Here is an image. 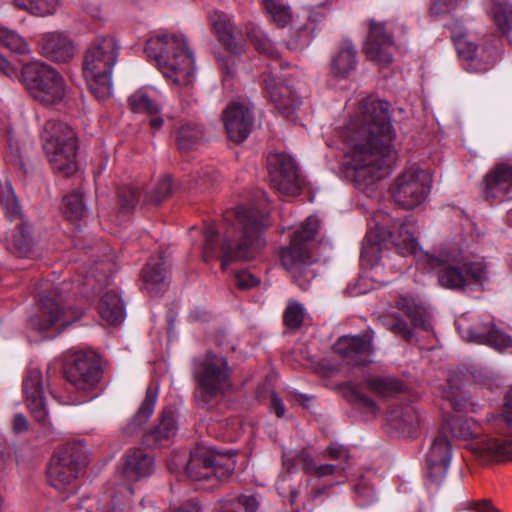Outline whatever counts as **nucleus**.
Masks as SVG:
<instances>
[{
	"label": "nucleus",
	"mask_w": 512,
	"mask_h": 512,
	"mask_svg": "<svg viewBox=\"0 0 512 512\" xmlns=\"http://www.w3.org/2000/svg\"><path fill=\"white\" fill-rule=\"evenodd\" d=\"M340 135L347 146L345 165L357 188L368 192L389 175L396 161L389 103L375 96L364 98Z\"/></svg>",
	"instance_id": "1"
},
{
	"label": "nucleus",
	"mask_w": 512,
	"mask_h": 512,
	"mask_svg": "<svg viewBox=\"0 0 512 512\" xmlns=\"http://www.w3.org/2000/svg\"><path fill=\"white\" fill-rule=\"evenodd\" d=\"M394 243L402 255H413L417 263L435 270L438 282L444 288L463 290L472 283L482 284L487 277L486 266L480 261L461 262L458 254L441 252L435 256L419 249L407 223L399 227Z\"/></svg>",
	"instance_id": "2"
},
{
	"label": "nucleus",
	"mask_w": 512,
	"mask_h": 512,
	"mask_svg": "<svg viewBox=\"0 0 512 512\" xmlns=\"http://www.w3.org/2000/svg\"><path fill=\"white\" fill-rule=\"evenodd\" d=\"M145 53L172 84L188 86L195 79L194 57L184 35L158 34L147 41Z\"/></svg>",
	"instance_id": "3"
},
{
	"label": "nucleus",
	"mask_w": 512,
	"mask_h": 512,
	"mask_svg": "<svg viewBox=\"0 0 512 512\" xmlns=\"http://www.w3.org/2000/svg\"><path fill=\"white\" fill-rule=\"evenodd\" d=\"M265 212L256 207L240 206L235 211L225 214V220L231 223L233 231L241 234L235 244L229 230L220 246L222 268L226 269L235 260L248 261L253 259L264 245L261 231L264 226Z\"/></svg>",
	"instance_id": "4"
},
{
	"label": "nucleus",
	"mask_w": 512,
	"mask_h": 512,
	"mask_svg": "<svg viewBox=\"0 0 512 512\" xmlns=\"http://www.w3.org/2000/svg\"><path fill=\"white\" fill-rule=\"evenodd\" d=\"M121 50L119 41L111 35L96 37L88 46L83 72L91 93L100 101L113 94L112 71Z\"/></svg>",
	"instance_id": "5"
},
{
	"label": "nucleus",
	"mask_w": 512,
	"mask_h": 512,
	"mask_svg": "<svg viewBox=\"0 0 512 512\" xmlns=\"http://www.w3.org/2000/svg\"><path fill=\"white\" fill-rule=\"evenodd\" d=\"M318 226L317 217L309 216L293 233L289 246L281 252L282 266L302 290H307L315 277L311 268L315 260L309 252L308 243L314 238Z\"/></svg>",
	"instance_id": "6"
},
{
	"label": "nucleus",
	"mask_w": 512,
	"mask_h": 512,
	"mask_svg": "<svg viewBox=\"0 0 512 512\" xmlns=\"http://www.w3.org/2000/svg\"><path fill=\"white\" fill-rule=\"evenodd\" d=\"M42 312L29 320L30 326L38 331L44 338H54L68 325L78 320L82 313L67 307L59 287L50 288L45 281L39 287Z\"/></svg>",
	"instance_id": "7"
},
{
	"label": "nucleus",
	"mask_w": 512,
	"mask_h": 512,
	"mask_svg": "<svg viewBox=\"0 0 512 512\" xmlns=\"http://www.w3.org/2000/svg\"><path fill=\"white\" fill-rule=\"evenodd\" d=\"M43 148L52 169L64 176L77 170V138L65 122L49 120L42 132Z\"/></svg>",
	"instance_id": "8"
},
{
	"label": "nucleus",
	"mask_w": 512,
	"mask_h": 512,
	"mask_svg": "<svg viewBox=\"0 0 512 512\" xmlns=\"http://www.w3.org/2000/svg\"><path fill=\"white\" fill-rule=\"evenodd\" d=\"M197 381L195 400L199 406L211 409L230 388V372L226 358L208 353L194 366Z\"/></svg>",
	"instance_id": "9"
},
{
	"label": "nucleus",
	"mask_w": 512,
	"mask_h": 512,
	"mask_svg": "<svg viewBox=\"0 0 512 512\" xmlns=\"http://www.w3.org/2000/svg\"><path fill=\"white\" fill-rule=\"evenodd\" d=\"M22 82L30 95L45 104H57L65 96L61 74L42 61H32L22 67Z\"/></svg>",
	"instance_id": "10"
},
{
	"label": "nucleus",
	"mask_w": 512,
	"mask_h": 512,
	"mask_svg": "<svg viewBox=\"0 0 512 512\" xmlns=\"http://www.w3.org/2000/svg\"><path fill=\"white\" fill-rule=\"evenodd\" d=\"M86 460V445L82 441L63 446L51 458L47 471L50 484L56 489H62L71 484Z\"/></svg>",
	"instance_id": "11"
},
{
	"label": "nucleus",
	"mask_w": 512,
	"mask_h": 512,
	"mask_svg": "<svg viewBox=\"0 0 512 512\" xmlns=\"http://www.w3.org/2000/svg\"><path fill=\"white\" fill-rule=\"evenodd\" d=\"M432 183L428 170L410 167L404 170L393 182L391 194L394 201L405 209L421 205L427 198Z\"/></svg>",
	"instance_id": "12"
},
{
	"label": "nucleus",
	"mask_w": 512,
	"mask_h": 512,
	"mask_svg": "<svg viewBox=\"0 0 512 512\" xmlns=\"http://www.w3.org/2000/svg\"><path fill=\"white\" fill-rule=\"evenodd\" d=\"M234 469L235 463L231 458H224L205 446L196 447L186 464V474L194 481L222 480L232 474Z\"/></svg>",
	"instance_id": "13"
},
{
	"label": "nucleus",
	"mask_w": 512,
	"mask_h": 512,
	"mask_svg": "<svg viewBox=\"0 0 512 512\" xmlns=\"http://www.w3.org/2000/svg\"><path fill=\"white\" fill-rule=\"evenodd\" d=\"M102 371L92 353H75L65 368V377L73 387L82 393L93 391L100 382Z\"/></svg>",
	"instance_id": "14"
},
{
	"label": "nucleus",
	"mask_w": 512,
	"mask_h": 512,
	"mask_svg": "<svg viewBox=\"0 0 512 512\" xmlns=\"http://www.w3.org/2000/svg\"><path fill=\"white\" fill-rule=\"evenodd\" d=\"M452 459V447L447 437L437 435L426 455L425 485L429 490H437L446 478Z\"/></svg>",
	"instance_id": "15"
},
{
	"label": "nucleus",
	"mask_w": 512,
	"mask_h": 512,
	"mask_svg": "<svg viewBox=\"0 0 512 512\" xmlns=\"http://www.w3.org/2000/svg\"><path fill=\"white\" fill-rule=\"evenodd\" d=\"M47 389L48 384L43 378L42 371L37 367L29 368L23 378V394L26 405L35 420L49 430L51 423L45 400Z\"/></svg>",
	"instance_id": "16"
},
{
	"label": "nucleus",
	"mask_w": 512,
	"mask_h": 512,
	"mask_svg": "<svg viewBox=\"0 0 512 512\" xmlns=\"http://www.w3.org/2000/svg\"><path fill=\"white\" fill-rule=\"evenodd\" d=\"M271 185L279 193L294 196L300 190L297 167L285 153L270 154L267 159Z\"/></svg>",
	"instance_id": "17"
},
{
	"label": "nucleus",
	"mask_w": 512,
	"mask_h": 512,
	"mask_svg": "<svg viewBox=\"0 0 512 512\" xmlns=\"http://www.w3.org/2000/svg\"><path fill=\"white\" fill-rule=\"evenodd\" d=\"M457 330L463 340L477 344H486L496 350H503L512 345L509 335L495 327L491 322L468 325L463 318L456 321Z\"/></svg>",
	"instance_id": "18"
},
{
	"label": "nucleus",
	"mask_w": 512,
	"mask_h": 512,
	"mask_svg": "<svg viewBox=\"0 0 512 512\" xmlns=\"http://www.w3.org/2000/svg\"><path fill=\"white\" fill-rule=\"evenodd\" d=\"M38 49L43 57L55 63H67L76 53L73 40L58 31L42 34L38 39Z\"/></svg>",
	"instance_id": "19"
},
{
	"label": "nucleus",
	"mask_w": 512,
	"mask_h": 512,
	"mask_svg": "<svg viewBox=\"0 0 512 512\" xmlns=\"http://www.w3.org/2000/svg\"><path fill=\"white\" fill-rule=\"evenodd\" d=\"M483 195L489 201L512 199V165L499 163L485 175Z\"/></svg>",
	"instance_id": "20"
},
{
	"label": "nucleus",
	"mask_w": 512,
	"mask_h": 512,
	"mask_svg": "<svg viewBox=\"0 0 512 512\" xmlns=\"http://www.w3.org/2000/svg\"><path fill=\"white\" fill-rule=\"evenodd\" d=\"M333 350L348 363L362 365L369 361L372 354V337L368 333L355 336L345 335L334 343Z\"/></svg>",
	"instance_id": "21"
},
{
	"label": "nucleus",
	"mask_w": 512,
	"mask_h": 512,
	"mask_svg": "<svg viewBox=\"0 0 512 512\" xmlns=\"http://www.w3.org/2000/svg\"><path fill=\"white\" fill-rule=\"evenodd\" d=\"M453 41L459 57L466 61L465 69L469 72H485L495 63L493 51L483 49L481 55L476 54V45L469 41L465 34L453 32Z\"/></svg>",
	"instance_id": "22"
},
{
	"label": "nucleus",
	"mask_w": 512,
	"mask_h": 512,
	"mask_svg": "<svg viewBox=\"0 0 512 512\" xmlns=\"http://www.w3.org/2000/svg\"><path fill=\"white\" fill-rule=\"evenodd\" d=\"M127 101L132 112L149 116V125L154 131L163 126L164 118L161 115V105L156 98L154 89L139 88L128 97Z\"/></svg>",
	"instance_id": "23"
},
{
	"label": "nucleus",
	"mask_w": 512,
	"mask_h": 512,
	"mask_svg": "<svg viewBox=\"0 0 512 512\" xmlns=\"http://www.w3.org/2000/svg\"><path fill=\"white\" fill-rule=\"evenodd\" d=\"M392 45V35L386 31L384 24L371 20L369 34L364 45L367 57L381 65H387L392 61V57L387 51Z\"/></svg>",
	"instance_id": "24"
},
{
	"label": "nucleus",
	"mask_w": 512,
	"mask_h": 512,
	"mask_svg": "<svg viewBox=\"0 0 512 512\" xmlns=\"http://www.w3.org/2000/svg\"><path fill=\"white\" fill-rule=\"evenodd\" d=\"M223 121L228 137L234 142L244 141L251 132L253 117L248 107L233 103L223 113Z\"/></svg>",
	"instance_id": "25"
},
{
	"label": "nucleus",
	"mask_w": 512,
	"mask_h": 512,
	"mask_svg": "<svg viewBox=\"0 0 512 512\" xmlns=\"http://www.w3.org/2000/svg\"><path fill=\"white\" fill-rule=\"evenodd\" d=\"M470 450L482 461H500L512 459V439L486 436L473 440Z\"/></svg>",
	"instance_id": "26"
},
{
	"label": "nucleus",
	"mask_w": 512,
	"mask_h": 512,
	"mask_svg": "<svg viewBox=\"0 0 512 512\" xmlns=\"http://www.w3.org/2000/svg\"><path fill=\"white\" fill-rule=\"evenodd\" d=\"M153 468V457L143 449L136 448L125 454L120 473L128 482H133L151 475Z\"/></svg>",
	"instance_id": "27"
},
{
	"label": "nucleus",
	"mask_w": 512,
	"mask_h": 512,
	"mask_svg": "<svg viewBox=\"0 0 512 512\" xmlns=\"http://www.w3.org/2000/svg\"><path fill=\"white\" fill-rule=\"evenodd\" d=\"M143 289L157 296L164 293L168 286V275L165 262L161 256L151 258L142 271Z\"/></svg>",
	"instance_id": "28"
},
{
	"label": "nucleus",
	"mask_w": 512,
	"mask_h": 512,
	"mask_svg": "<svg viewBox=\"0 0 512 512\" xmlns=\"http://www.w3.org/2000/svg\"><path fill=\"white\" fill-rule=\"evenodd\" d=\"M263 81L266 92L279 110L289 114L290 110L299 104L292 88L278 80L272 73H264Z\"/></svg>",
	"instance_id": "29"
},
{
	"label": "nucleus",
	"mask_w": 512,
	"mask_h": 512,
	"mask_svg": "<svg viewBox=\"0 0 512 512\" xmlns=\"http://www.w3.org/2000/svg\"><path fill=\"white\" fill-rule=\"evenodd\" d=\"M297 460L299 463L303 465V469L307 474L314 475L316 477L322 478L329 475L336 474L338 472L345 473L349 468V465H334V464H321L317 465L313 459L305 452L302 451L297 455L293 453H285L283 456V464L287 470L291 471L293 469L294 463L293 461Z\"/></svg>",
	"instance_id": "30"
},
{
	"label": "nucleus",
	"mask_w": 512,
	"mask_h": 512,
	"mask_svg": "<svg viewBox=\"0 0 512 512\" xmlns=\"http://www.w3.org/2000/svg\"><path fill=\"white\" fill-rule=\"evenodd\" d=\"M357 64L356 48L349 39H343L331 57L330 71L333 77L347 78Z\"/></svg>",
	"instance_id": "31"
},
{
	"label": "nucleus",
	"mask_w": 512,
	"mask_h": 512,
	"mask_svg": "<svg viewBox=\"0 0 512 512\" xmlns=\"http://www.w3.org/2000/svg\"><path fill=\"white\" fill-rule=\"evenodd\" d=\"M387 235H391V232L386 230L385 224L375 220V227L370 226L369 232L362 242L361 258L373 265L380 261L382 259L381 245Z\"/></svg>",
	"instance_id": "32"
},
{
	"label": "nucleus",
	"mask_w": 512,
	"mask_h": 512,
	"mask_svg": "<svg viewBox=\"0 0 512 512\" xmlns=\"http://www.w3.org/2000/svg\"><path fill=\"white\" fill-rule=\"evenodd\" d=\"M101 318L109 325H118L126 317V308L121 296L114 291L106 292L98 305Z\"/></svg>",
	"instance_id": "33"
},
{
	"label": "nucleus",
	"mask_w": 512,
	"mask_h": 512,
	"mask_svg": "<svg viewBox=\"0 0 512 512\" xmlns=\"http://www.w3.org/2000/svg\"><path fill=\"white\" fill-rule=\"evenodd\" d=\"M391 426L402 436L410 437L419 427L421 416L412 406L393 410L389 416Z\"/></svg>",
	"instance_id": "34"
},
{
	"label": "nucleus",
	"mask_w": 512,
	"mask_h": 512,
	"mask_svg": "<svg viewBox=\"0 0 512 512\" xmlns=\"http://www.w3.org/2000/svg\"><path fill=\"white\" fill-rule=\"evenodd\" d=\"M211 25L216 31L219 40L233 53L241 52L236 41L237 29L230 18L221 12L215 11L209 15Z\"/></svg>",
	"instance_id": "35"
},
{
	"label": "nucleus",
	"mask_w": 512,
	"mask_h": 512,
	"mask_svg": "<svg viewBox=\"0 0 512 512\" xmlns=\"http://www.w3.org/2000/svg\"><path fill=\"white\" fill-rule=\"evenodd\" d=\"M157 398L158 387H148L144 400L127 425V430L130 434L137 432L149 420L154 412Z\"/></svg>",
	"instance_id": "36"
},
{
	"label": "nucleus",
	"mask_w": 512,
	"mask_h": 512,
	"mask_svg": "<svg viewBox=\"0 0 512 512\" xmlns=\"http://www.w3.org/2000/svg\"><path fill=\"white\" fill-rule=\"evenodd\" d=\"M397 307L407 318L410 319L411 323L415 327H420L423 330L430 328L429 313L426 308L411 298V297H400L397 301Z\"/></svg>",
	"instance_id": "37"
},
{
	"label": "nucleus",
	"mask_w": 512,
	"mask_h": 512,
	"mask_svg": "<svg viewBox=\"0 0 512 512\" xmlns=\"http://www.w3.org/2000/svg\"><path fill=\"white\" fill-rule=\"evenodd\" d=\"M34 244L31 225L28 222L21 221L10 243L11 252L18 257H28L32 253Z\"/></svg>",
	"instance_id": "38"
},
{
	"label": "nucleus",
	"mask_w": 512,
	"mask_h": 512,
	"mask_svg": "<svg viewBox=\"0 0 512 512\" xmlns=\"http://www.w3.org/2000/svg\"><path fill=\"white\" fill-rule=\"evenodd\" d=\"M178 430L175 415L171 410H164L161 414L160 421L148 434V437L156 443L163 444L172 439Z\"/></svg>",
	"instance_id": "39"
},
{
	"label": "nucleus",
	"mask_w": 512,
	"mask_h": 512,
	"mask_svg": "<svg viewBox=\"0 0 512 512\" xmlns=\"http://www.w3.org/2000/svg\"><path fill=\"white\" fill-rule=\"evenodd\" d=\"M260 506V500L255 494H241L237 498H228L219 501L215 506V512H238L237 508H243L245 512H256Z\"/></svg>",
	"instance_id": "40"
},
{
	"label": "nucleus",
	"mask_w": 512,
	"mask_h": 512,
	"mask_svg": "<svg viewBox=\"0 0 512 512\" xmlns=\"http://www.w3.org/2000/svg\"><path fill=\"white\" fill-rule=\"evenodd\" d=\"M13 5L32 15L47 17L54 15L61 7V0H13Z\"/></svg>",
	"instance_id": "41"
},
{
	"label": "nucleus",
	"mask_w": 512,
	"mask_h": 512,
	"mask_svg": "<svg viewBox=\"0 0 512 512\" xmlns=\"http://www.w3.org/2000/svg\"><path fill=\"white\" fill-rule=\"evenodd\" d=\"M489 14L503 34L509 32L512 25V5L509 0H493Z\"/></svg>",
	"instance_id": "42"
},
{
	"label": "nucleus",
	"mask_w": 512,
	"mask_h": 512,
	"mask_svg": "<svg viewBox=\"0 0 512 512\" xmlns=\"http://www.w3.org/2000/svg\"><path fill=\"white\" fill-rule=\"evenodd\" d=\"M453 437L460 440H468L477 433L478 424L471 418L460 415L452 416L446 423Z\"/></svg>",
	"instance_id": "43"
},
{
	"label": "nucleus",
	"mask_w": 512,
	"mask_h": 512,
	"mask_svg": "<svg viewBox=\"0 0 512 512\" xmlns=\"http://www.w3.org/2000/svg\"><path fill=\"white\" fill-rule=\"evenodd\" d=\"M0 203L8 220H22L20 205L12 186L7 182L0 186Z\"/></svg>",
	"instance_id": "44"
},
{
	"label": "nucleus",
	"mask_w": 512,
	"mask_h": 512,
	"mask_svg": "<svg viewBox=\"0 0 512 512\" xmlns=\"http://www.w3.org/2000/svg\"><path fill=\"white\" fill-rule=\"evenodd\" d=\"M247 37L259 53L266 54L271 58L278 57V51L266 34L255 25L247 26Z\"/></svg>",
	"instance_id": "45"
},
{
	"label": "nucleus",
	"mask_w": 512,
	"mask_h": 512,
	"mask_svg": "<svg viewBox=\"0 0 512 512\" xmlns=\"http://www.w3.org/2000/svg\"><path fill=\"white\" fill-rule=\"evenodd\" d=\"M203 139V132L195 124L181 126L177 133V144L181 150L188 151L195 148Z\"/></svg>",
	"instance_id": "46"
},
{
	"label": "nucleus",
	"mask_w": 512,
	"mask_h": 512,
	"mask_svg": "<svg viewBox=\"0 0 512 512\" xmlns=\"http://www.w3.org/2000/svg\"><path fill=\"white\" fill-rule=\"evenodd\" d=\"M110 268V263H105L103 261L95 263L94 266L90 267L89 270L86 271L83 286L96 290V286L98 284H108Z\"/></svg>",
	"instance_id": "47"
},
{
	"label": "nucleus",
	"mask_w": 512,
	"mask_h": 512,
	"mask_svg": "<svg viewBox=\"0 0 512 512\" xmlns=\"http://www.w3.org/2000/svg\"><path fill=\"white\" fill-rule=\"evenodd\" d=\"M262 4L279 27H284L290 23L291 14L285 0H262Z\"/></svg>",
	"instance_id": "48"
},
{
	"label": "nucleus",
	"mask_w": 512,
	"mask_h": 512,
	"mask_svg": "<svg viewBox=\"0 0 512 512\" xmlns=\"http://www.w3.org/2000/svg\"><path fill=\"white\" fill-rule=\"evenodd\" d=\"M449 391L447 398L452 407L456 411H475V403L471 398L466 396V393L460 389L459 386L453 383L451 378L448 379Z\"/></svg>",
	"instance_id": "49"
},
{
	"label": "nucleus",
	"mask_w": 512,
	"mask_h": 512,
	"mask_svg": "<svg viewBox=\"0 0 512 512\" xmlns=\"http://www.w3.org/2000/svg\"><path fill=\"white\" fill-rule=\"evenodd\" d=\"M64 203L65 215L70 220H80L86 215V206L80 190L67 195L64 199Z\"/></svg>",
	"instance_id": "50"
},
{
	"label": "nucleus",
	"mask_w": 512,
	"mask_h": 512,
	"mask_svg": "<svg viewBox=\"0 0 512 512\" xmlns=\"http://www.w3.org/2000/svg\"><path fill=\"white\" fill-rule=\"evenodd\" d=\"M306 317V309L298 301L291 300L288 302L284 311V323L289 329H299Z\"/></svg>",
	"instance_id": "51"
},
{
	"label": "nucleus",
	"mask_w": 512,
	"mask_h": 512,
	"mask_svg": "<svg viewBox=\"0 0 512 512\" xmlns=\"http://www.w3.org/2000/svg\"><path fill=\"white\" fill-rule=\"evenodd\" d=\"M0 43L21 55L29 52L27 43L19 34L2 26H0Z\"/></svg>",
	"instance_id": "52"
},
{
	"label": "nucleus",
	"mask_w": 512,
	"mask_h": 512,
	"mask_svg": "<svg viewBox=\"0 0 512 512\" xmlns=\"http://www.w3.org/2000/svg\"><path fill=\"white\" fill-rule=\"evenodd\" d=\"M369 388L381 397H390L402 388L401 383L393 378H375L367 382Z\"/></svg>",
	"instance_id": "53"
},
{
	"label": "nucleus",
	"mask_w": 512,
	"mask_h": 512,
	"mask_svg": "<svg viewBox=\"0 0 512 512\" xmlns=\"http://www.w3.org/2000/svg\"><path fill=\"white\" fill-rule=\"evenodd\" d=\"M204 246L203 258L205 261L219 257L218 254V239L219 233L213 224H208L203 232Z\"/></svg>",
	"instance_id": "54"
},
{
	"label": "nucleus",
	"mask_w": 512,
	"mask_h": 512,
	"mask_svg": "<svg viewBox=\"0 0 512 512\" xmlns=\"http://www.w3.org/2000/svg\"><path fill=\"white\" fill-rule=\"evenodd\" d=\"M122 213L128 214L139 201V187L134 185L123 186L118 193Z\"/></svg>",
	"instance_id": "55"
},
{
	"label": "nucleus",
	"mask_w": 512,
	"mask_h": 512,
	"mask_svg": "<svg viewBox=\"0 0 512 512\" xmlns=\"http://www.w3.org/2000/svg\"><path fill=\"white\" fill-rule=\"evenodd\" d=\"M384 326L391 332L403 336L406 340L410 341L412 338V331L408 324L398 316H388L383 320Z\"/></svg>",
	"instance_id": "56"
},
{
	"label": "nucleus",
	"mask_w": 512,
	"mask_h": 512,
	"mask_svg": "<svg viewBox=\"0 0 512 512\" xmlns=\"http://www.w3.org/2000/svg\"><path fill=\"white\" fill-rule=\"evenodd\" d=\"M497 427L505 426L507 431L512 434V388L506 395L503 414L500 416H493Z\"/></svg>",
	"instance_id": "57"
},
{
	"label": "nucleus",
	"mask_w": 512,
	"mask_h": 512,
	"mask_svg": "<svg viewBox=\"0 0 512 512\" xmlns=\"http://www.w3.org/2000/svg\"><path fill=\"white\" fill-rule=\"evenodd\" d=\"M171 191V178L169 175H166L159 181L154 192L148 196V201L159 204L171 194Z\"/></svg>",
	"instance_id": "58"
},
{
	"label": "nucleus",
	"mask_w": 512,
	"mask_h": 512,
	"mask_svg": "<svg viewBox=\"0 0 512 512\" xmlns=\"http://www.w3.org/2000/svg\"><path fill=\"white\" fill-rule=\"evenodd\" d=\"M312 40V33L310 25H304L296 35L291 37L288 41L290 49H303L308 46Z\"/></svg>",
	"instance_id": "59"
},
{
	"label": "nucleus",
	"mask_w": 512,
	"mask_h": 512,
	"mask_svg": "<svg viewBox=\"0 0 512 512\" xmlns=\"http://www.w3.org/2000/svg\"><path fill=\"white\" fill-rule=\"evenodd\" d=\"M350 397L353 402L366 412L374 414L378 410L377 404L355 387L351 389Z\"/></svg>",
	"instance_id": "60"
},
{
	"label": "nucleus",
	"mask_w": 512,
	"mask_h": 512,
	"mask_svg": "<svg viewBox=\"0 0 512 512\" xmlns=\"http://www.w3.org/2000/svg\"><path fill=\"white\" fill-rule=\"evenodd\" d=\"M355 494L362 499L361 505H368L376 499V494L371 485L364 479L355 486Z\"/></svg>",
	"instance_id": "61"
},
{
	"label": "nucleus",
	"mask_w": 512,
	"mask_h": 512,
	"mask_svg": "<svg viewBox=\"0 0 512 512\" xmlns=\"http://www.w3.org/2000/svg\"><path fill=\"white\" fill-rule=\"evenodd\" d=\"M326 455L330 459L341 461V462H348V460L350 458V454H349V451L347 450V448L338 443H333V444L329 445L326 448ZM347 464L350 466L349 463H346L345 465H347Z\"/></svg>",
	"instance_id": "62"
},
{
	"label": "nucleus",
	"mask_w": 512,
	"mask_h": 512,
	"mask_svg": "<svg viewBox=\"0 0 512 512\" xmlns=\"http://www.w3.org/2000/svg\"><path fill=\"white\" fill-rule=\"evenodd\" d=\"M236 285L241 289H250L259 283V279L248 271H239L235 275Z\"/></svg>",
	"instance_id": "63"
},
{
	"label": "nucleus",
	"mask_w": 512,
	"mask_h": 512,
	"mask_svg": "<svg viewBox=\"0 0 512 512\" xmlns=\"http://www.w3.org/2000/svg\"><path fill=\"white\" fill-rule=\"evenodd\" d=\"M188 463L187 455L185 453H173L171 458L167 461V467L171 472H179L184 469L186 471V464Z\"/></svg>",
	"instance_id": "64"
}]
</instances>
